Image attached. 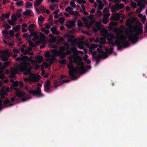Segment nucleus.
Listing matches in <instances>:
<instances>
[{
  "instance_id": "obj_1",
  "label": "nucleus",
  "mask_w": 147,
  "mask_h": 147,
  "mask_svg": "<svg viewBox=\"0 0 147 147\" xmlns=\"http://www.w3.org/2000/svg\"><path fill=\"white\" fill-rule=\"evenodd\" d=\"M16 60L18 61H22V62L20 63L19 67L16 66L11 69V75L12 77H14L16 74L18 73L19 71L21 72H24L23 74L24 75H30V81L35 82H38L40 77V76L31 73V68L30 66V63L26 62V61H30V59L28 57L23 56L22 55L20 57H17Z\"/></svg>"
},
{
  "instance_id": "obj_22",
  "label": "nucleus",
  "mask_w": 147,
  "mask_h": 147,
  "mask_svg": "<svg viewBox=\"0 0 147 147\" xmlns=\"http://www.w3.org/2000/svg\"><path fill=\"white\" fill-rule=\"evenodd\" d=\"M111 38H108L107 40L110 43H112L113 42L115 38V36L114 35H112L111 36Z\"/></svg>"
},
{
  "instance_id": "obj_23",
  "label": "nucleus",
  "mask_w": 147,
  "mask_h": 147,
  "mask_svg": "<svg viewBox=\"0 0 147 147\" xmlns=\"http://www.w3.org/2000/svg\"><path fill=\"white\" fill-rule=\"evenodd\" d=\"M58 7V5L57 4L51 5L50 6V9L52 11H53L54 9H56Z\"/></svg>"
},
{
  "instance_id": "obj_59",
  "label": "nucleus",
  "mask_w": 147,
  "mask_h": 147,
  "mask_svg": "<svg viewBox=\"0 0 147 147\" xmlns=\"http://www.w3.org/2000/svg\"><path fill=\"white\" fill-rule=\"evenodd\" d=\"M64 44L65 46L68 49L69 48V45L67 42H64Z\"/></svg>"
},
{
  "instance_id": "obj_46",
  "label": "nucleus",
  "mask_w": 147,
  "mask_h": 147,
  "mask_svg": "<svg viewBox=\"0 0 147 147\" xmlns=\"http://www.w3.org/2000/svg\"><path fill=\"white\" fill-rule=\"evenodd\" d=\"M78 25L79 27H82L83 26V24L81 22L78 21Z\"/></svg>"
},
{
  "instance_id": "obj_57",
  "label": "nucleus",
  "mask_w": 147,
  "mask_h": 147,
  "mask_svg": "<svg viewBox=\"0 0 147 147\" xmlns=\"http://www.w3.org/2000/svg\"><path fill=\"white\" fill-rule=\"evenodd\" d=\"M16 16L18 18H20L21 16V14L20 12H18L16 14Z\"/></svg>"
},
{
  "instance_id": "obj_63",
  "label": "nucleus",
  "mask_w": 147,
  "mask_h": 147,
  "mask_svg": "<svg viewBox=\"0 0 147 147\" xmlns=\"http://www.w3.org/2000/svg\"><path fill=\"white\" fill-rule=\"evenodd\" d=\"M13 52L15 53H17L20 52V51L16 49H15L13 50Z\"/></svg>"
},
{
  "instance_id": "obj_9",
  "label": "nucleus",
  "mask_w": 147,
  "mask_h": 147,
  "mask_svg": "<svg viewBox=\"0 0 147 147\" xmlns=\"http://www.w3.org/2000/svg\"><path fill=\"white\" fill-rule=\"evenodd\" d=\"M65 49L66 48L65 47L61 46L60 47L59 50L57 51V55L61 59L63 57H64L65 55L64 52Z\"/></svg>"
},
{
  "instance_id": "obj_20",
  "label": "nucleus",
  "mask_w": 147,
  "mask_h": 147,
  "mask_svg": "<svg viewBox=\"0 0 147 147\" xmlns=\"http://www.w3.org/2000/svg\"><path fill=\"white\" fill-rule=\"evenodd\" d=\"M26 94L25 93L23 92H18L17 93L16 96L19 97H23Z\"/></svg>"
},
{
  "instance_id": "obj_32",
  "label": "nucleus",
  "mask_w": 147,
  "mask_h": 147,
  "mask_svg": "<svg viewBox=\"0 0 147 147\" xmlns=\"http://www.w3.org/2000/svg\"><path fill=\"white\" fill-rule=\"evenodd\" d=\"M73 9V8L72 7H70V6H68L65 9V10L67 12H69Z\"/></svg>"
},
{
  "instance_id": "obj_50",
  "label": "nucleus",
  "mask_w": 147,
  "mask_h": 147,
  "mask_svg": "<svg viewBox=\"0 0 147 147\" xmlns=\"http://www.w3.org/2000/svg\"><path fill=\"white\" fill-rule=\"evenodd\" d=\"M39 9L41 11L45 12V9L44 8V7L43 6H40L39 7Z\"/></svg>"
},
{
  "instance_id": "obj_37",
  "label": "nucleus",
  "mask_w": 147,
  "mask_h": 147,
  "mask_svg": "<svg viewBox=\"0 0 147 147\" xmlns=\"http://www.w3.org/2000/svg\"><path fill=\"white\" fill-rule=\"evenodd\" d=\"M104 7V5L103 3H101L100 4H99L98 8L99 9L102 10Z\"/></svg>"
},
{
  "instance_id": "obj_43",
  "label": "nucleus",
  "mask_w": 147,
  "mask_h": 147,
  "mask_svg": "<svg viewBox=\"0 0 147 147\" xmlns=\"http://www.w3.org/2000/svg\"><path fill=\"white\" fill-rule=\"evenodd\" d=\"M66 61V60L65 59H62L61 61H59L60 63L63 64V65H65V62Z\"/></svg>"
},
{
  "instance_id": "obj_26",
  "label": "nucleus",
  "mask_w": 147,
  "mask_h": 147,
  "mask_svg": "<svg viewBox=\"0 0 147 147\" xmlns=\"http://www.w3.org/2000/svg\"><path fill=\"white\" fill-rule=\"evenodd\" d=\"M43 1V0H36V3L34 4V6H35L36 5L39 6Z\"/></svg>"
},
{
  "instance_id": "obj_38",
  "label": "nucleus",
  "mask_w": 147,
  "mask_h": 147,
  "mask_svg": "<svg viewBox=\"0 0 147 147\" xmlns=\"http://www.w3.org/2000/svg\"><path fill=\"white\" fill-rule=\"evenodd\" d=\"M13 84L14 87H16L18 86V82L17 81H15L13 83Z\"/></svg>"
},
{
  "instance_id": "obj_4",
  "label": "nucleus",
  "mask_w": 147,
  "mask_h": 147,
  "mask_svg": "<svg viewBox=\"0 0 147 147\" xmlns=\"http://www.w3.org/2000/svg\"><path fill=\"white\" fill-rule=\"evenodd\" d=\"M115 42L119 50H120L123 48L128 47L130 45L128 41L125 40V39L120 38H117Z\"/></svg>"
},
{
  "instance_id": "obj_21",
  "label": "nucleus",
  "mask_w": 147,
  "mask_h": 147,
  "mask_svg": "<svg viewBox=\"0 0 147 147\" xmlns=\"http://www.w3.org/2000/svg\"><path fill=\"white\" fill-rule=\"evenodd\" d=\"M113 48H111L109 49H106L105 50V53H107L109 55L113 53Z\"/></svg>"
},
{
  "instance_id": "obj_15",
  "label": "nucleus",
  "mask_w": 147,
  "mask_h": 147,
  "mask_svg": "<svg viewBox=\"0 0 147 147\" xmlns=\"http://www.w3.org/2000/svg\"><path fill=\"white\" fill-rule=\"evenodd\" d=\"M101 23L100 22L97 23L96 24V28H94L93 31L95 32H97L98 30L100 28Z\"/></svg>"
},
{
  "instance_id": "obj_18",
  "label": "nucleus",
  "mask_w": 147,
  "mask_h": 147,
  "mask_svg": "<svg viewBox=\"0 0 147 147\" xmlns=\"http://www.w3.org/2000/svg\"><path fill=\"white\" fill-rule=\"evenodd\" d=\"M35 58L38 63H41L42 62L43 59L42 57L40 55L36 57Z\"/></svg>"
},
{
  "instance_id": "obj_45",
  "label": "nucleus",
  "mask_w": 147,
  "mask_h": 147,
  "mask_svg": "<svg viewBox=\"0 0 147 147\" xmlns=\"http://www.w3.org/2000/svg\"><path fill=\"white\" fill-rule=\"evenodd\" d=\"M2 33H3V35L4 36L5 35H7L8 34V32L6 30H3L2 31Z\"/></svg>"
},
{
  "instance_id": "obj_41",
  "label": "nucleus",
  "mask_w": 147,
  "mask_h": 147,
  "mask_svg": "<svg viewBox=\"0 0 147 147\" xmlns=\"http://www.w3.org/2000/svg\"><path fill=\"white\" fill-rule=\"evenodd\" d=\"M102 22L103 24H106L108 23V20L106 18H103L102 20Z\"/></svg>"
},
{
  "instance_id": "obj_35",
  "label": "nucleus",
  "mask_w": 147,
  "mask_h": 147,
  "mask_svg": "<svg viewBox=\"0 0 147 147\" xmlns=\"http://www.w3.org/2000/svg\"><path fill=\"white\" fill-rule=\"evenodd\" d=\"M77 2L79 4L81 3L84 4L86 3V1L84 0H77Z\"/></svg>"
},
{
  "instance_id": "obj_31",
  "label": "nucleus",
  "mask_w": 147,
  "mask_h": 147,
  "mask_svg": "<svg viewBox=\"0 0 147 147\" xmlns=\"http://www.w3.org/2000/svg\"><path fill=\"white\" fill-rule=\"evenodd\" d=\"M32 6V4L31 3H27L26 6V8H30Z\"/></svg>"
},
{
  "instance_id": "obj_7",
  "label": "nucleus",
  "mask_w": 147,
  "mask_h": 147,
  "mask_svg": "<svg viewBox=\"0 0 147 147\" xmlns=\"http://www.w3.org/2000/svg\"><path fill=\"white\" fill-rule=\"evenodd\" d=\"M79 66L77 68H76L77 74L79 73L82 74H83L85 71V69L83 63H80L78 64Z\"/></svg>"
},
{
  "instance_id": "obj_53",
  "label": "nucleus",
  "mask_w": 147,
  "mask_h": 147,
  "mask_svg": "<svg viewBox=\"0 0 147 147\" xmlns=\"http://www.w3.org/2000/svg\"><path fill=\"white\" fill-rule=\"evenodd\" d=\"M29 45L31 47H34L35 46L34 44L32 42L31 40L29 41Z\"/></svg>"
},
{
  "instance_id": "obj_60",
  "label": "nucleus",
  "mask_w": 147,
  "mask_h": 147,
  "mask_svg": "<svg viewBox=\"0 0 147 147\" xmlns=\"http://www.w3.org/2000/svg\"><path fill=\"white\" fill-rule=\"evenodd\" d=\"M140 11H142L143 9L144 8L145 6L144 4H142V5L140 6Z\"/></svg>"
},
{
  "instance_id": "obj_42",
  "label": "nucleus",
  "mask_w": 147,
  "mask_h": 147,
  "mask_svg": "<svg viewBox=\"0 0 147 147\" xmlns=\"http://www.w3.org/2000/svg\"><path fill=\"white\" fill-rule=\"evenodd\" d=\"M10 103V100L7 99H5L3 101V104L4 105L7 104H8Z\"/></svg>"
},
{
  "instance_id": "obj_8",
  "label": "nucleus",
  "mask_w": 147,
  "mask_h": 147,
  "mask_svg": "<svg viewBox=\"0 0 147 147\" xmlns=\"http://www.w3.org/2000/svg\"><path fill=\"white\" fill-rule=\"evenodd\" d=\"M29 92L31 94H32L34 96H36L38 97H42L44 96V94L41 92L40 88L38 87L36 90H30Z\"/></svg>"
},
{
  "instance_id": "obj_10",
  "label": "nucleus",
  "mask_w": 147,
  "mask_h": 147,
  "mask_svg": "<svg viewBox=\"0 0 147 147\" xmlns=\"http://www.w3.org/2000/svg\"><path fill=\"white\" fill-rule=\"evenodd\" d=\"M51 81L48 80H47L45 83L44 90L47 92H48L50 89L53 88V86H51Z\"/></svg>"
},
{
  "instance_id": "obj_28",
  "label": "nucleus",
  "mask_w": 147,
  "mask_h": 147,
  "mask_svg": "<svg viewBox=\"0 0 147 147\" xmlns=\"http://www.w3.org/2000/svg\"><path fill=\"white\" fill-rule=\"evenodd\" d=\"M11 63L9 61H7L5 62L3 64V66L4 68H6L7 66L10 65Z\"/></svg>"
},
{
  "instance_id": "obj_2",
  "label": "nucleus",
  "mask_w": 147,
  "mask_h": 147,
  "mask_svg": "<svg viewBox=\"0 0 147 147\" xmlns=\"http://www.w3.org/2000/svg\"><path fill=\"white\" fill-rule=\"evenodd\" d=\"M34 25L33 24H31L29 25V27H28V29L29 31L30 32V35L33 37V38L32 40H34L33 39L35 40H39L37 42V43L41 44L44 43L46 40V37L45 35L43 33H40V36L38 35L37 32H33V30L34 27Z\"/></svg>"
},
{
  "instance_id": "obj_56",
  "label": "nucleus",
  "mask_w": 147,
  "mask_h": 147,
  "mask_svg": "<svg viewBox=\"0 0 147 147\" xmlns=\"http://www.w3.org/2000/svg\"><path fill=\"white\" fill-rule=\"evenodd\" d=\"M6 94V93L4 91H3L1 92V95L2 98H3L5 97V95Z\"/></svg>"
},
{
  "instance_id": "obj_49",
  "label": "nucleus",
  "mask_w": 147,
  "mask_h": 147,
  "mask_svg": "<svg viewBox=\"0 0 147 147\" xmlns=\"http://www.w3.org/2000/svg\"><path fill=\"white\" fill-rule=\"evenodd\" d=\"M45 57H51V55L48 52H47L45 54Z\"/></svg>"
},
{
  "instance_id": "obj_19",
  "label": "nucleus",
  "mask_w": 147,
  "mask_h": 147,
  "mask_svg": "<svg viewBox=\"0 0 147 147\" xmlns=\"http://www.w3.org/2000/svg\"><path fill=\"white\" fill-rule=\"evenodd\" d=\"M98 47V45L95 44H91L89 48V51L92 52L93 49L95 48H97Z\"/></svg>"
},
{
  "instance_id": "obj_13",
  "label": "nucleus",
  "mask_w": 147,
  "mask_h": 147,
  "mask_svg": "<svg viewBox=\"0 0 147 147\" xmlns=\"http://www.w3.org/2000/svg\"><path fill=\"white\" fill-rule=\"evenodd\" d=\"M24 15L25 16H34L33 13H32V11L30 9H28L23 13Z\"/></svg>"
},
{
  "instance_id": "obj_54",
  "label": "nucleus",
  "mask_w": 147,
  "mask_h": 147,
  "mask_svg": "<svg viewBox=\"0 0 147 147\" xmlns=\"http://www.w3.org/2000/svg\"><path fill=\"white\" fill-rule=\"evenodd\" d=\"M23 36L24 37L26 38H29L30 37V35L27 33L24 34Z\"/></svg>"
},
{
  "instance_id": "obj_24",
  "label": "nucleus",
  "mask_w": 147,
  "mask_h": 147,
  "mask_svg": "<svg viewBox=\"0 0 147 147\" xmlns=\"http://www.w3.org/2000/svg\"><path fill=\"white\" fill-rule=\"evenodd\" d=\"M10 14L8 13L5 14L3 13L2 14V16L3 17L5 18L6 19H8L9 18Z\"/></svg>"
},
{
  "instance_id": "obj_5",
  "label": "nucleus",
  "mask_w": 147,
  "mask_h": 147,
  "mask_svg": "<svg viewBox=\"0 0 147 147\" xmlns=\"http://www.w3.org/2000/svg\"><path fill=\"white\" fill-rule=\"evenodd\" d=\"M67 67L69 69V74L71 79L73 80L77 79V77L75 75V74H77L76 68H74V65L72 64L68 65Z\"/></svg>"
},
{
  "instance_id": "obj_58",
  "label": "nucleus",
  "mask_w": 147,
  "mask_h": 147,
  "mask_svg": "<svg viewBox=\"0 0 147 147\" xmlns=\"http://www.w3.org/2000/svg\"><path fill=\"white\" fill-rule=\"evenodd\" d=\"M12 20L13 21H14L15 22V21H16L17 20V18L15 16H13L11 18Z\"/></svg>"
},
{
  "instance_id": "obj_64",
  "label": "nucleus",
  "mask_w": 147,
  "mask_h": 147,
  "mask_svg": "<svg viewBox=\"0 0 147 147\" xmlns=\"http://www.w3.org/2000/svg\"><path fill=\"white\" fill-rule=\"evenodd\" d=\"M62 82L63 83H67L70 81V80L68 79H65L62 80Z\"/></svg>"
},
{
  "instance_id": "obj_11",
  "label": "nucleus",
  "mask_w": 147,
  "mask_h": 147,
  "mask_svg": "<svg viewBox=\"0 0 147 147\" xmlns=\"http://www.w3.org/2000/svg\"><path fill=\"white\" fill-rule=\"evenodd\" d=\"M64 36L65 38H69L67 39V41L69 42H74L73 39L74 37V36L70 35L68 34H64Z\"/></svg>"
},
{
  "instance_id": "obj_55",
  "label": "nucleus",
  "mask_w": 147,
  "mask_h": 147,
  "mask_svg": "<svg viewBox=\"0 0 147 147\" xmlns=\"http://www.w3.org/2000/svg\"><path fill=\"white\" fill-rule=\"evenodd\" d=\"M121 2V0H114V3L115 4L119 3Z\"/></svg>"
},
{
  "instance_id": "obj_33",
  "label": "nucleus",
  "mask_w": 147,
  "mask_h": 147,
  "mask_svg": "<svg viewBox=\"0 0 147 147\" xmlns=\"http://www.w3.org/2000/svg\"><path fill=\"white\" fill-rule=\"evenodd\" d=\"M1 58L2 59V61H6L8 60V57L5 55H4L2 56Z\"/></svg>"
},
{
  "instance_id": "obj_36",
  "label": "nucleus",
  "mask_w": 147,
  "mask_h": 147,
  "mask_svg": "<svg viewBox=\"0 0 147 147\" xmlns=\"http://www.w3.org/2000/svg\"><path fill=\"white\" fill-rule=\"evenodd\" d=\"M3 26L5 27V29L6 30L9 29L11 28V26L7 23L5 25H4Z\"/></svg>"
},
{
  "instance_id": "obj_61",
  "label": "nucleus",
  "mask_w": 147,
  "mask_h": 147,
  "mask_svg": "<svg viewBox=\"0 0 147 147\" xmlns=\"http://www.w3.org/2000/svg\"><path fill=\"white\" fill-rule=\"evenodd\" d=\"M59 19L60 22H63L65 20L63 18H59Z\"/></svg>"
},
{
  "instance_id": "obj_6",
  "label": "nucleus",
  "mask_w": 147,
  "mask_h": 147,
  "mask_svg": "<svg viewBox=\"0 0 147 147\" xmlns=\"http://www.w3.org/2000/svg\"><path fill=\"white\" fill-rule=\"evenodd\" d=\"M124 6V5L122 3H118L115 5H113L110 9L112 12H116L117 11L123 8Z\"/></svg>"
},
{
  "instance_id": "obj_16",
  "label": "nucleus",
  "mask_w": 147,
  "mask_h": 147,
  "mask_svg": "<svg viewBox=\"0 0 147 147\" xmlns=\"http://www.w3.org/2000/svg\"><path fill=\"white\" fill-rule=\"evenodd\" d=\"M97 54V52L95 51H93L92 53V55L93 57L95 59H98L99 60L101 58V55H99L98 56H96Z\"/></svg>"
},
{
  "instance_id": "obj_27",
  "label": "nucleus",
  "mask_w": 147,
  "mask_h": 147,
  "mask_svg": "<svg viewBox=\"0 0 147 147\" xmlns=\"http://www.w3.org/2000/svg\"><path fill=\"white\" fill-rule=\"evenodd\" d=\"M7 22L11 26H14L16 24V23L14 21H13L10 19H9L7 20Z\"/></svg>"
},
{
  "instance_id": "obj_34",
  "label": "nucleus",
  "mask_w": 147,
  "mask_h": 147,
  "mask_svg": "<svg viewBox=\"0 0 147 147\" xmlns=\"http://www.w3.org/2000/svg\"><path fill=\"white\" fill-rule=\"evenodd\" d=\"M24 3V2L22 1L17 2L16 3V4L18 6H21L22 4Z\"/></svg>"
},
{
  "instance_id": "obj_44",
  "label": "nucleus",
  "mask_w": 147,
  "mask_h": 147,
  "mask_svg": "<svg viewBox=\"0 0 147 147\" xmlns=\"http://www.w3.org/2000/svg\"><path fill=\"white\" fill-rule=\"evenodd\" d=\"M131 6L133 8H135L137 7V5L136 3H134V2H131Z\"/></svg>"
},
{
  "instance_id": "obj_17",
  "label": "nucleus",
  "mask_w": 147,
  "mask_h": 147,
  "mask_svg": "<svg viewBox=\"0 0 147 147\" xmlns=\"http://www.w3.org/2000/svg\"><path fill=\"white\" fill-rule=\"evenodd\" d=\"M73 51V49L72 48H70V50L68 49L67 48V49L65 52H64V54H65V56L64 57H63L62 59H63L65 58L67 55H68L70 54H71L72 52Z\"/></svg>"
},
{
  "instance_id": "obj_25",
  "label": "nucleus",
  "mask_w": 147,
  "mask_h": 147,
  "mask_svg": "<svg viewBox=\"0 0 147 147\" xmlns=\"http://www.w3.org/2000/svg\"><path fill=\"white\" fill-rule=\"evenodd\" d=\"M13 29L16 32H17L18 31L20 30V25H17L16 27H13Z\"/></svg>"
},
{
  "instance_id": "obj_47",
  "label": "nucleus",
  "mask_w": 147,
  "mask_h": 147,
  "mask_svg": "<svg viewBox=\"0 0 147 147\" xmlns=\"http://www.w3.org/2000/svg\"><path fill=\"white\" fill-rule=\"evenodd\" d=\"M78 12L77 11H74V13L73 15H74V16H75L76 18H77L78 17Z\"/></svg>"
},
{
  "instance_id": "obj_51",
  "label": "nucleus",
  "mask_w": 147,
  "mask_h": 147,
  "mask_svg": "<svg viewBox=\"0 0 147 147\" xmlns=\"http://www.w3.org/2000/svg\"><path fill=\"white\" fill-rule=\"evenodd\" d=\"M125 24L127 26H129L131 24L129 21L127 20L125 22Z\"/></svg>"
},
{
  "instance_id": "obj_14",
  "label": "nucleus",
  "mask_w": 147,
  "mask_h": 147,
  "mask_svg": "<svg viewBox=\"0 0 147 147\" xmlns=\"http://www.w3.org/2000/svg\"><path fill=\"white\" fill-rule=\"evenodd\" d=\"M50 30L53 34L58 35L59 33V31L57 30L56 27L54 26L51 28Z\"/></svg>"
},
{
  "instance_id": "obj_12",
  "label": "nucleus",
  "mask_w": 147,
  "mask_h": 147,
  "mask_svg": "<svg viewBox=\"0 0 147 147\" xmlns=\"http://www.w3.org/2000/svg\"><path fill=\"white\" fill-rule=\"evenodd\" d=\"M97 50L98 53H101L102 54V56L104 58H106L108 57L109 56L107 53H105V52L102 50V49L100 48H97Z\"/></svg>"
},
{
  "instance_id": "obj_52",
  "label": "nucleus",
  "mask_w": 147,
  "mask_h": 147,
  "mask_svg": "<svg viewBox=\"0 0 147 147\" xmlns=\"http://www.w3.org/2000/svg\"><path fill=\"white\" fill-rule=\"evenodd\" d=\"M119 19H120V17L118 16H114V17L113 19V20H119Z\"/></svg>"
},
{
  "instance_id": "obj_30",
  "label": "nucleus",
  "mask_w": 147,
  "mask_h": 147,
  "mask_svg": "<svg viewBox=\"0 0 147 147\" xmlns=\"http://www.w3.org/2000/svg\"><path fill=\"white\" fill-rule=\"evenodd\" d=\"M70 5L72 7L75 8L76 5L75 2L74 1H72L70 3Z\"/></svg>"
},
{
  "instance_id": "obj_29",
  "label": "nucleus",
  "mask_w": 147,
  "mask_h": 147,
  "mask_svg": "<svg viewBox=\"0 0 147 147\" xmlns=\"http://www.w3.org/2000/svg\"><path fill=\"white\" fill-rule=\"evenodd\" d=\"M106 42V40L104 38L102 37L100 38V40L99 42V44L101 45L105 44Z\"/></svg>"
},
{
  "instance_id": "obj_48",
  "label": "nucleus",
  "mask_w": 147,
  "mask_h": 147,
  "mask_svg": "<svg viewBox=\"0 0 147 147\" xmlns=\"http://www.w3.org/2000/svg\"><path fill=\"white\" fill-rule=\"evenodd\" d=\"M9 34L11 35V37H13L14 35V32L12 30H10Z\"/></svg>"
},
{
  "instance_id": "obj_62",
  "label": "nucleus",
  "mask_w": 147,
  "mask_h": 147,
  "mask_svg": "<svg viewBox=\"0 0 147 147\" xmlns=\"http://www.w3.org/2000/svg\"><path fill=\"white\" fill-rule=\"evenodd\" d=\"M66 26L69 29H70L72 28L73 27L69 24H66Z\"/></svg>"
},
{
  "instance_id": "obj_39",
  "label": "nucleus",
  "mask_w": 147,
  "mask_h": 147,
  "mask_svg": "<svg viewBox=\"0 0 147 147\" xmlns=\"http://www.w3.org/2000/svg\"><path fill=\"white\" fill-rule=\"evenodd\" d=\"M38 20L39 22H42L44 20V18L42 16H40L38 18Z\"/></svg>"
},
{
  "instance_id": "obj_3",
  "label": "nucleus",
  "mask_w": 147,
  "mask_h": 147,
  "mask_svg": "<svg viewBox=\"0 0 147 147\" xmlns=\"http://www.w3.org/2000/svg\"><path fill=\"white\" fill-rule=\"evenodd\" d=\"M135 32V34L132 32H131L128 37L129 41H131L133 43H136L139 38V35H142L143 33V30L142 24L139 26H137Z\"/></svg>"
},
{
  "instance_id": "obj_40",
  "label": "nucleus",
  "mask_w": 147,
  "mask_h": 147,
  "mask_svg": "<svg viewBox=\"0 0 147 147\" xmlns=\"http://www.w3.org/2000/svg\"><path fill=\"white\" fill-rule=\"evenodd\" d=\"M75 21H70L69 22V24L71 26L73 27H74L75 25Z\"/></svg>"
}]
</instances>
